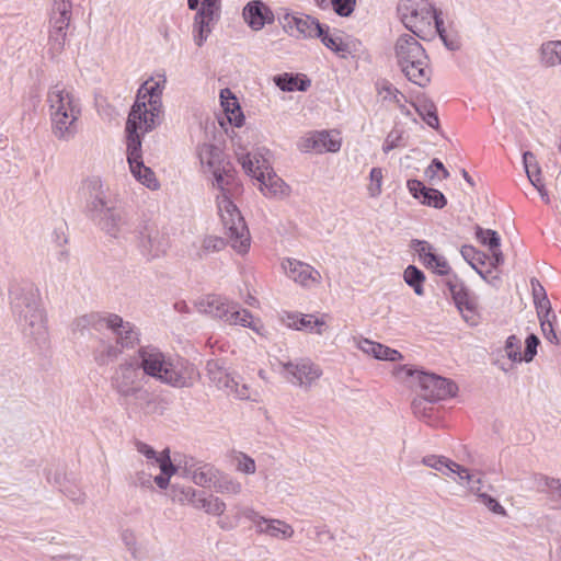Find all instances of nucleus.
Wrapping results in <instances>:
<instances>
[{"label": "nucleus", "instance_id": "obj_46", "mask_svg": "<svg viewBox=\"0 0 561 561\" xmlns=\"http://www.w3.org/2000/svg\"><path fill=\"white\" fill-rule=\"evenodd\" d=\"M383 169L375 167L370 170L367 184V194L371 198H377L382 193Z\"/></svg>", "mask_w": 561, "mask_h": 561}, {"label": "nucleus", "instance_id": "obj_59", "mask_svg": "<svg viewBox=\"0 0 561 561\" xmlns=\"http://www.w3.org/2000/svg\"><path fill=\"white\" fill-rule=\"evenodd\" d=\"M480 502L493 514L506 516V510L489 494H480Z\"/></svg>", "mask_w": 561, "mask_h": 561}, {"label": "nucleus", "instance_id": "obj_22", "mask_svg": "<svg viewBox=\"0 0 561 561\" xmlns=\"http://www.w3.org/2000/svg\"><path fill=\"white\" fill-rule=\"evenodd\" d=\"M398 67L410 82L421 88L426 87L431 81L432 70L427 54H424L414 60H410L409 62L399 65Z\"/></svg>", "mask_w": 561, "mask_h": 561}, {"label": "nucleus", "instance_id": "obj_28", "mask_svg": "<svg viewBox=\"0 0 561 561\" xmlns=\"http://www.w3.org/2000/svg\"><path fill=\"white\" fill-rule=\"evenodd\" d=\"M476 237L482 244L488 245L491 252L490 265L492 267H496L504 262V256L500 249L501 239L496 231L477 227Z\"/></svg>", "mask_w": 561, "mask_h": 561}, {"label": "nucleus", "instance_id": "obj_4", "mask_svg": "<svg viewBox=\"0 0 561 561\" xmlns=\"http://www.w3.org/2000/svg\"><path fill=\"white\" fill-rule=\"evenodd\" d=\"M10 306L22 332L35 341L47 335L46 317L38 289L28 282H15L10 286Z\"/></svg>", "mask_w": 561, "mask_h": 561}, {"label": "nucleus", "instance_id": "obj_43", "mask_svg": "<svg viewBox=\"0 0 561 561\" xmlns=\"http://www.w3.org/2000/svg\"><path fill=\"white\" fill-rule=\"evenodd\" d=\"M376 91L382 101L397 104L400 103V100H405L404 94L387 80H378L376 82Z\"/></svg>", "mask_w": 561, "mask_h": 561}, {"label": "nucleus", "instance_id": "obj_62", "mask_svg": "<svg viewBox=\"0 0 561 561\" xmlns=\"http://www.w3.org/2000/svg\"><path fill=\"white\" fill-rule=\"evenodd\" d=\"M226 508L227 505L224 500L213 494H209V505L207 511L208 515L220 517L224 515Z\"/></svg>", "mask_w": 561, "mask_h": 561}, {"label": "nucleus", "instance_id": "obj_7", "mask_svg": "<svg viewBox=\"0 0 561 561\" xmlns=\"http://www.w3.org/2000/svg\"><path fill=\"white\" fill-rule=\"evenodd\" d=\"M195 306L201 313L222 320L230 325L239 324L259 332V323L253 320L252 314L224 297L208 295L199 298Z\"/></svg>", "mask_w": 561, "mask_h": 561}, {"label": "nucleus", "instance_id": "obj_25", "mask_svg": "<svg viewBox=\"0 0 561 561\" xmlns=\"http://www.w3.org/2000/svg\"><path fill=\"white\" fill-rule=\"evenodd\" d=\"M426 54L421 43L410 34H403L398 37L394 44V58L397 66L420 58Z\"/></svg>", "mask_w": 561, "mask_h": 561}, {"label": "nucleus", "instance_id": "obj_63", "mask_svg": "<svg viewBox=\"0 0 561 561\" xmlns=\"http://www.w3.org/2000/svg\"><path fill=\"white\" fill-rule=\"evenodd\" d=\"M131 483L135 486H139L142 489H151L152 488V473L147 472L145 470L137 471L131 478Z\"/></svg>", "mask_w": 561, "mask_h": 561}, {"label": "nucleus", "instance_id": "obj_23", "mask_svg": "<svg viewBox=\"0 0 561 561\" xmlns=\"http://www.w3.org/2000/svg\"><path fill=\"white\" fill-rule=\"evenodd\" d=\"M412 248L427 268L440 275H447L449 273L450 267L447 260L443 255L436 254L433 247L427 241L413 240Z\"/></svg>", "mask_w": 561, "mask_h": 561}, {"label": "nucleus", "instance_id": "obj_24", "mask_svg": "<svg viewBox=\"0 0 561 561\" xmlns=\"http://www.w3.org/2000/svg\"><path fill=\"white\" fill-rule=\"evenodd\" d=\"M244 21L253 31L262 30L265 24L274 22V13L262 1H250L242 12Z\"/></svg>", "mask_w": 561, "mask_h": 561}, {"label": "nucleus", "instance_id": "obj_44", "mask_svg": "<svg viewBox=\"0 0 561 561\" xmlns=\"http://www.w3.org/2000/svg\"><path fill=\"white\" fill-rule=\"evenodd\" d=\"M67 30L59 27H50L48 37V49L51 56L59 55L66 45Z\"/></svg>", "mask_w": 561, "mask_h": 561}, {"label": "nucleus", "instance_id": "obj_17", "mask_svg": "<svg viewBox=\"0 0 561 561\" xmlns=\"http://www.w3.org/2000/svg\"><path fill=\"white\" fill-rule=\"evenodd\" d=\"M301 152H337L341 148V140L331 136L327 130H313L307 133L297 142Z\"/></svg>", "mask_w": 561, "mask_h": 561}, {"label": "nucleus", "instance_id": "obj_53", "mask_svg": "<svg viewBox=\"0 0 561 561\" xmlns=\"http://www.w3.org/2000/svg\"><path fill=\"white\" fill-rule=\"evenodd\" d=\"M506 356L513 362H520L523 359L520 354V341L515 335L507 337L505 342Z\"/></svg>", "mask_w": 561, "mask_h": 561}, {"label": "nucleus", "instance_id": "obj_18", "mask_svg": "<svg viewBox=\"0 0 561 561\" xmlns=\"http://www.w3.org/2000/svg\"><path fill=\"white\" fill-rule=\"evenodd\" d=\"M220 0H204L197 11L193 24V38L195 44L201 47L207 41L211 33V23L216 11L219 10Z\"/></svg>", "mask_w": 561, "mask_h": 561}, {"label": "nucleus", "instance_id": "obj_41", "mask_svg": "<svg viewBox=\"0 0 561 561\" xmlns=\"http://www.w3.org/2000/svg\"><path fill=\"white\" fill-rule=\"evenodd\" d=\"M435 28L443 41L445 47L449 50H458L461 47V41L459 34L454 30H448L444 26V21L442 18L436 19V23L434 24Z\"/></svg>", "mask_w": 561, "mask_h": 561}, {"label": "nucleus", "instance_id": "obj_40", "mask_svg": "<svg viewBox=\"0 0 561 561\" xmlns=\"http://www.w3.org/2000/svg\"><path fill=\"white\" fill-rule=\"evenodd\" d=\"M197 495V490L190 485L172 483L170 485L169 496L174 503L180 505H190L192 506L195 496Z\"/></svg>", "mask_w": 561, "mask_h": 561}, {"label": "nucleus", "instance_id": "obj_11", "mask_svg": "<svg viewBox=\"0 0 561 561\" xmlns=\"http://www.w3.org/2000/svg\"><path fill=\"white\" fill-rule=\"evenodd\" d=\"M282 374L294 386L304 390L311 389L321 378V367L310 358L280 362Z\"/></svg>", "mask_w": 561, "mask_h": 561}, {"label": "nucleus", "instance_id": "obj_10", "mask_svg": "<svg viewBox=\"0 0 561 561\" xmlns=\"http://www.w3.org/2000/svg\"><path fill=\"white\" fill-rule=\"evenodd\" d=\"M206 369L210 381L219 390H224L227 396H232L240 400L260 401V393L249 385L240 383L238 378L227 373L219 360H209Z\"/></svg>", "mask_w": 561, "mask_h": 561}, {"label": "nucleus", "instance_id": "obj_12", "mask_svg": "<svg viewBox=\"0 0 561 561\" xmlns=\"http://www.w3.org/2000/svg\"><path fill=\"white\" fill-rule=\"evenodd\" d=\"M278 21L285 33L296 38H314L322 34L319 21L307 14L285 12Z\"/></svg>", "mask_w": 561, "mask_h": 561}, {"label": "nucleus", "instance_id": "obj_52", "mask_svg": "<svg viewBox=\"0 0 561 561\" xmlns=\"http://www.w3.org/2000/svg\"><path fill=\"white\" fill-rule=\"evenodd\" d=\"M236 469L244 474H253L256 471V465L253 458L240 453L236 456Z\"/></svg>", "mask_w": 561, "mask_h": 561}, {"label": "nucleus", "instance_id": "obj_42", "mask_svg": "<svg viewBox=\"0 0 561 561\" xmlns=\"http://www.w3.org/2000/svg\"><path fill=\"white\" fill-rule=\"evenodd\" d=\"M404 282L413 288L415 295L423 296L424 288L423 284L425 282L424 273L414 265H409L403 273Z\"/></svg>", "mask_w": 561, "mask_h": 561}, {"label": "nucleus", "instance_id": "obj_45", "mask_svg": "<svg viewBox=\"0 0 561 561\" xmlns=\"http://www.w3.org/2000/svg\"><path fill=\"white\" fill-rule=\"evenodd\" d=\"M454 461L445 456L427 455L422 458V463L433 468L446 477H450L451 463Z\"/></svg>", "mask_w": 561, "mask_h": 561}, {"label": "nucleus", "instance_id": "obj_51", "mask_svg": "<svg viewBox=\"0 0 561 561\" xmlns=\"http://www.w3.org/2000/svg\"><path fill=\"white\" fill-rule=\"evenodd\" d=\"M449 478L455 480L459 485L467 486L468 484H470L474 476L471 474L467 468L454 461L451 463Z\"/></svg>", "mask_w": 561, "mask_h": 561}, {"label": "nucleus", "instance_id": "obj_55", "mask_svg": "<svg viewBox=\"0 0 561 561\" xmlns=\"http://www.w3.org/2000/svg\"><path fill=\"white\" fill-rule=\"evenodd\" d=\"M275 84L283 91H295L298 82V77L289 73L276 76L274 78Z\"/></svg>", "mask_w": 561, "mask_h": 561}, {"label": "nucleus", "instance_id": "obj_26", "mask_svg": "<svg viewBox=\"0 0 561 561\" xmlns=\"http://www.w3.org/2000/svg\"><path fill=\"white\" fill-rule=\"evenodd\" d=\"M409 192L423 205L442 209L447 204L446 197L436 188L426 187L419 180H409L407 183Z\"/></svg>", "mask_w": 561, "mask_h": 561}, {"label": "nucleus", "instance_id": "obj_50", "mask_svg": "<svg viewBox=\"0 0 561 561\" xmlns=\"http://www.w3.org/2000/svg\"><path fill=\"white\" fill-rule=\"evenodd\" d=\"M234 508L237 510L236 518L239 519L240 517H244L245 519L250 520L255 527L256 533L260 530L262 524H265L266 517L262 516L253 507L241 506L238 504L234 505Z\"/></svg>", "mask_w": 561, "mask_h": 561}, {"label": "nucleus", "instance_id": "obj_58", "mask_svg": "<svg viewBox=\"0 0 561 561\" xmlns=\"http://www.w3.org/2000/svg\"><path fill=\"white\" fill-rule=\"evenodd\" d=\"M460 252H461L462 257L467 262H469V264L481 275V277L483 279H486L485 274L481 270H479V267L474 263V260L477 259V256H479V257L481 256V252L477 251L471 245H463L461 248Z\"/></svg>", "mask_w": 561, "mask_h": 561}, {"label": "nucleus", "instance_id": "obj_60", "mask_svg": "<svg viewBox=\"0 0 561 561\" xmlns=\"http://www.w3.org/2000/svg\"><path fill=\"white\" fill-rule=\"evenodd\" d=\"M534 302L539 320L556 318L548 298H541V300H536Z\"/></svg>", "mask_w": 561, "mask_h": 561}, {"label": "nucleus", "instance_id": "obj_9", "mask_svg": "<svg viewBox=\"0 0 561 561\" xmlns=\"http://www.w3.org/2000/svg\"><path fill=\"white\" fill-rule=\"evenodd\" d=\"M398 13L403 25L414 35H419L440 18V13L428 0H402L398 7Z\"/></svg>", "mask_w": 561, "mask_h": 561}, {"label": "nucleus", "instance_id": "obj_19", "mask_svg": "<svg viewBox=\"0 0 561 561\" xmlns=\"http://www.w3.org/2000/svg\"><path fill=\"white\" fill-rule=\"evenodd\" d=\"M285 274L305 288L318 286L321 283V274L311 265L296 259H285L282 262Z\"/></svg>", "mask_w": 561, "mask_h": 561}, {"label": "nucleus", "instance_id": "obj_13", "mask_svg": "<svg viewBox=\"0 0 561 561\" xmlns=\"http://www.w3.org/2000/svg\"><path fill=\"white\" fill-rule=\"evenodd\" d=\"M446 285L465 321L470 325H477L479 323V317L477 313L476 297L469 293L463 283L456 275L449 277Z\"/></svg>", "mask_w": 561, "mask_h": 561}, {"label": "nucleus", "instance_id": "obj_30", "mask_svg": "<svg viewBox=\"0 0 561 561\" xmlns=\"http://www.w3.org/2000/svg\"><path fill=\"white\" fill-rule=\"evenodd\" d=\"M286 324L289 328H294L296 330H305L307 332L317 333L319 335L323 334L324 330L327 329L324 320L319 319L313 314H288Z\"/></svg>", "mask_w": 561, "mask_h": 561}, {"label": "nucleus", "instance_id": "obj_31", "mask_svg": "<svg viewBox=\"0 0 561 561\" xmlns=\"http://www.w3.org/2000/svg\"><path fill=\"white\" fill-rule=\"evenodd\" d=\"M358 348L365 354L371 355L376 359L397 362L402 359V355L397 350L390 348L383 344L363 339L357 342Z\"/></svg>", "mask_w": 561, "mask_h": 561}, {"label": "nucleus", "instance_id": "obj_21", "mask_svg": "<svg viewBox=\"0 0 561 561\" xmlns=\"http://www.w3.org/2000/svg\"><path fill=\"white\" fill-rule=\"evenodd\" d=\"M82 191L87 198V209L91 218L96 217L108 207L106 188L99 176H90L82 183Z\"/></svg>", "mask_w": 561, "mask_h": 561}, {"label": "nucleus", "instance_id": "obj_20", "mask_svg": "<svg viewBox=\"0 0 561 561\" xmlns=\"http://www.w3.org/2000/svg\"><path fill=\"white\" fill-rule=\"evenodd\" d=\"M105 329H108L115 335L117 344L122 348H134L140 341V332L135 324L125 321L116 313H107Z\"/></svg>", "mask_w": 561, "mask_h": 561}, {"label": "nucleus", "instance_id": "obj_35", "mask_svg": "<svg viewBox=\"0 0 561 561\" xmlns=\"http://www.w3.org/2000/svg\"><path fill=\"white\" fill-rule=\"evenodd\" d=\"M539 62L546 68L561 66V39L543 42L539 49Z\"/></svg>", "mask_w": 561, "mask_h": 561}, {"label": "nucleus", "instance_id": "obj_15", "mask_svg": "<svg viewBox=\"0 0 561 561\" xmlns=\"http://www.w3.org/2000/svg\"><path fill=\"white\" fill-rule=\"evenodd\" d=\"M135 446L137 451L147 458L148 465L160 469L161 473L156 476L153 481L160 489H167L171 477L176 472L175 466L170 460L169 451L165 450L162 454L157 455L156 450L151 446L142 442H136Z\"/></svg>", "mask_w": 561, "mask_h": 561}, {"label": "nucleus", "instance_id": "obj_16", "mask_svg": "<svg viewBox=\"0 0 561 561\" xmlns=\"http://www.w3.org/2000/svg\"><path fill=\"white\" fill-rule=\"evenodd\" d=\"M92 220L96 222L102 231L115 239L126 238L130 232L128 218L123 211L114 207L108 206L96 217H93Z\"/></svg>", "mask_w": 561, "mask_h": 561}, {"label": "nucleus", "instance_id": "obj_64", "mask_svg": "<svg viewBox=\"0 0 561 561\" xmlns=\"http://www.w3.org/2000/svg\"><path fill=\"white\" fill-rule=\"evenodd\" d=\"M437 171H442V179H447L449 176V172L446 170L443 162L438 159H433L432 163L425 170V175L430 180H433L436 176Z\"/></svg>", "mask_w": 561, "mask_h": 561}, {"label": "nucleus", "instance_id": "obj_47", "mask_svg": "<svg viewBox=\"0 0 561 561\" xmlns=\"http://www.w3.org/2000/svg\"><path fill=\"white\" fill-rule=\"evenodd\" d=\"M524 168L528 180L533 185L541 183V170L536 161L535 156L530 151L523 154Z\"/></svg>", "mask_w": 561, "mask_h": 561}, {"label": "nucleus", "instance_id": "obj_38", "mask_svg": "<svg viewBox=\"0 0 561 561\" xmlns=\"http://www.w3.org/2000/svg\"><path fill=\"white\" fill-rule=\"evenodd\" d=\"M213 488L217 493L231 496H237L242 492L241 482L238 479L221 472L220 470L214 480Z\"/></svg>", "mask_w": 561, "mask_h": 561}, {"label": "nucleus", "instance_id": "obj_54", "mask_svg": "<svg viewBox=\"0 0 561 561\" xmlns=\"http://www.w3.org/2000/svg\"><path fill=\"white\" fill-rule=\"evenodd\" d=\"M403 131L400 129H392L386 137L382 145V151L389 153L391 150L402 146Z\"/></svg>", "mask_w": 561, "mask_h": 561}, {"label": "nucleus", "instance_id": "obj_32", "mask_svg": "<svg viewBox=\"0 0 561 561\" xmlns=\"http://www.w3.org/2000/svg\"><path fill=\"white\" fill-rule=\"evenodd\" d=\"M260 535H265L278 540H288L293 538L295 530L291 525L285 520L277 518H265V524H262Z\"/></svg>", "mask_w": 561, "mask_h": 561}, {"label": "nucleus", "instance_id": "obj_29", "mask_svg": "<svg viewBox=\"0 0 561 561\" xmlns=\"http://www.w3.org/2000/svg\"><path fill=\"white\" fill-rule=\"evenodd\" d=\"M139 243L142 253L149 259L158 257L164 253V240L156 228H146L140 232Z\"/></svg>", "mask_w": 561, "mask_h": 561}, {"label": "nucleus", "instance_id": "obj_49", "mask_svg": "<svg viewBox=\"0 0 561 561\" xmlns=\"http://www.w3.org/2000/svg\"><path fill=\"white\" fill-rule=\"evenodd\" d=\"M415 110L423 121L432 128H438L439 119L436 112V106L432 102H423L415 105Z\"/></svg>", "mask_w": 561, "mask_h": 561}, {"label": "nucleus", "instance_id": "obj_39", "mask_svg": "<svg viewBox=\"0 0 561 561\" xmlns=\"http://www.w3.org/2000/svg\"><path fill=\"white\" fill-rule=\"evenodd\" d=\"M123 350L124 348H122L117 342L111 343L101 341L99 346L93 352L94 360L101 366L107 365L108 363L115 360L121 355Z\"/></svg>", "mask_w": 561, "mask_h": 561}, {"label": "nucleus", "instance_id": "obj_14", "mask_svg": "<svg viewBox=\"0 0 561 561\" xmlns=\"http://www.w3.org/2000/svg\"><path fill=\"white\" fill-rule=\"evenodd\" d=\"M174 466L176 471H181L182 476L191 479L196 485L202 488L213 486L219 471L210 463L187 456H184Z\"/></svg>", "mask_w": 561, "mask_h": 561}, {"label": "nucleus", "instance_id": "obj_33", "mask_svg": "<svg viewBox=\"0 0 561 561\" xmlns=\"http://www.w3.org/2000/svg\"><path fill=\"white\" fill-rule=\"evenodd\" d=\"M238 160L247 174L255 180L262 176L270 168L268 161L260 152L242 153L239 156Z\"/></svg>", "mask_w": 561, "mask_h": 561}, {"label": "nucleus", "instance_id": "obj_2", "mask_svg": "<svg viewBox=\"0 0 561 561\" xmlns=\"http://www.w3.org/2000/svg\"><path fill=\"white\" fill-rule=\"evenodd\" d=\"M198 156L201 163L206 165L214 175V186L219 190L217 195V207L225 228V234L230 245L239 253H245L251 243L250 232L238 207L228 195V181L222 174L220 167L222 161L221 150L210 144H203L199 147Z\"/></svg>", "mask_w": 561, "mask_h": 561}, {"label": "nucleus", "instance_id": "obj_37", "mask_svg": "<svg viewBox=\"0 0 561 561\" xmlns=\"http://www.w3.org/2000/svg\"><path fill=\"white\" fill-rule=\"evenodd\" d=\"M71 8L70 0H53L51 26L68 30L71 21Z\"/></svg>", "mask_w": 561, "mask_h": 561}, {"label": "nucleus", "instance_id": "obj_27", "mask_svg": "<svg viewBox=\"0 0 561 561\" xmlns=\"http://www.w3.org/2000/svg\"><path fill=\"white\" fill-rule=\"evenodd\" d=\"M260 191L270 198H285L289 195V186L270 167L257 178Z\"/></svg>", "mask_w": 561, "mask_h": 561}, {"label": "nucleus", "instance_id": "obj_8", "mask_svg": "<svg viewBox=\"0 0 561 561\" xmlns=\"http://www.w3.org/2000/svg\"><path fill=\"white\" fill-rule=\"evenodd\" d=\"M398 379H412L417 382L422 397L430 402L444 400L456 394L457 386L455 382L435 374L414 370L408 366H399L394 370Z\"/></svg>", "mask_w": 561, "mask_h": 561}, {"label": "nucleus", "instance_id": "obj_56", "mask_svg": "<svg viewBox=\"0 0 561 561\" xmlns=\"http://www.w3.org/2000/svg\"><path fill=\"white\" fill-rule=\"evenodd\" d=\"M334 12L341 16H348L354 11L356 0H331Z\"/></svg>", "mask_w": 561, "mask_h": 561}, {"label": "nucleus", "instance_id": "obj_61", "mask_svg": "<svg viewBox=\"0 0 561 561\" xmlns=\"http://www.w3.org/2000/svg\"><path fill=\"white\" fill-rule=\"evenodd\" d=\"M556 318L540 320V327L545 339L551 344H559V339L556 334L553 321Z\"/></svg>", "mask_w": 561, "mask_h": 561}, {"label": "nucleus", "instance_id": "obj_36", "mask_svg": "<svg viewBox=\"0 0 561 561\" xmlns=\"http://www.w3.org/2000/svg\"><path fill=\"white\" fill-rule=\"evenodd\" d=\"M107 313H100V312H91L88 314H83L81 317H78L72 322V331L83 333V331L89 329H94L96 331H102L105 329L106 321H107Z\"/></svg>", "mask_w": 561, "mask_h": 561}, {"label": "nucleus", "instance_id": "obj_57", "mask_svg": "<svg viewBox=\"0 0 561 561\" xmlns=\"http://www.w3.org/2000/svg\"><path fill=\"white\" fill-rule=\"evenodd\" d=\"M226 245V241L217 236H206L203 239L202 248L206 252H218L221 251Z\"/></svg>", "mask_w": 561, "mask_h": 561}, {"label": "nucleus", "instance_id": "obj_5", "mask_svg": "<svg viewBox=\"0 0 561 561\" xmlns=\"http://www.w3.org/2000/svg\"><path fill=\"white\" fill-rule=\"evenodd\" d=\"M46 102L53 135L60 141L72 140L81 116L80 100L62 83L49 88Z\"/></svg>", "mask_w": 561, "mask_h": 561}, {"label": "nucleus", "instance_id": "obj_3", "mask_svg": "<svg viewBox=\"0 0 561 561\" xmlns=\"http://www.w3.org/2000/svg\"><path fill=\"white\" fill-rule=\"evenodd\" d=\"M137 357L146 376L173 388H190L198 378L197 369L187 359L163 353L156 346H141Z\"/></svg>", "mask_w": 561, "mask_h": 561}, {"label": "nucleus", "instance_id": "obj_48", "mask_svg": "<svg viewBox=\"0 0 561 561\" xmlns=\"http://www.w3.org/2000/svg\"><path fill=\"white\" fill-rule=\"evenodd\" d=\"M321 38L322 44L334 53H339L344 56L347 50V45L344 44L342 37L337 34H331L322 27V34L317 35Z\"/></svg>", "mask_w": 561, "mask_h": 561}, {"label": "nucleus", "instance_id": "obj_6", "mask_svg": "<svg viewBox=\"0 0 561 561\" xmlns=\"http://www.w3.org/2000/svg\"><path fill=\"white\" fill-rule=\"evenodd\" d=\"M140 369L139 360L136 364L128 362L119 364L111 377V385L126 404L148 413L152 398L145 388V374Z\"/></svg>", "mask_w": 561, "mask_h": 561}, {"label": "nucleus", "instance_id": "obj_34", "mask_svg": "<svg viewBox=\"0 0 561 561\" xmlns=\"http://www.w3.org/2000/svg\"><path fill=\"white\" fill-rule=\"evenodd\" d=\"M220 99L228 122L236 127H241L244 123V115L237 99L231 95L229 89L221 90Z\"/></svg>", "mask_w": 561, "mask_h": 561}, {"label": "nucleus", "instance_id": "obj_1", "mask_svg": "<svg viewBox=\"0 0 561 561\" xmlns=\"http://www.w3.org/2000/svg\"><path fill=\"white\" fill-rule=\"evenodd\" d=\"M165 82V75L158 73L140 85L126 123L127 161L130 172L138 182L150 190H157L159 182L152 170L144 164L141 137L154 129L161 122V95Z\"/></svg>", "mask_w": 561, "mask_h": 561}]
</instances>
